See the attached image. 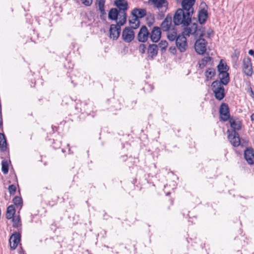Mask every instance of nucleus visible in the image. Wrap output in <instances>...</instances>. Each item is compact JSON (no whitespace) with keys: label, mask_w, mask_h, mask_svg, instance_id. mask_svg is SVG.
<instances>
[{"label":"nucleus","mask_w":254,"mask_h":254,"mask_svg":"<svg viewBox=\"0 0 254 254\" xmlns=\"http://www.w3.org/2000/svg\"><path fill=\"white\" fill-rule=\"evenodd\" d=\"M116 24H111L109 30L110 38L113 40H116L120 36L121 33V27L124 25L127 21L121 19H118Z\"/></svg>","instance_id":"20e7f679"},{"label":"nucleus","mask_w":254,"mask_h":254,"mask_svg":"<svg viewBox=\"0 0 254 254\" xmlns=\"http://www.w3.org/2000/svg\"><path fill=\"white\" fill-rule=\"evenodd\" d=\"M15 213V208L13 205H11L9 206L6 209V218L7 219H11L12 218L14 217V214Z\"/></svg>","instance_id":"393cba45"},{"label":"nucleus","mask_w":254,"mask_h":254,"mask_svg":"<svg viewBox=\"0 0 254 254\" xmlns=\"http://www.w3.org/2000/svg\"><path fill=\"white\" fill-rule=\"evenodd\" d=\"M191 16L192 15L190 14L189 12L179 8L173 16L174 23L175 25H182L184 26H188L191 22Z\"/></svg>","instance_id":"7ed1b4c3"},{"label":"nucleus","mask_w":254,"mask_h":254,"mask_svg":"<svg viewBox=\"0 0 254 254\" xmlns=\"http://www.w3.org/2000/svg\"><path fill=\"white\" fill-rule=\"evenodd\" d=\"M22 254H25L24 252H22Z\"/></svg>","instance_id":"49530a36"},{"label":"nucleus","mask_w":254,"mask_h":254,"mask_svg":"<svg viewBox=\"0 0 254 254\" xmlns=\"http://www.w3.org/2000/svg\"><path fill=\"white\" fill-rule=\"evenodd\" d=\"M114 4L117 7L111 8L108 13V18L117 21L121 19L127 21V11L128 9V3L126 0H116Z\"/></svg>","instance_id":"f03ea898"},{"label":"nucleus","mask_w":254,"mask_h":254,"mask_svg":"<svg viewBox=\"0 0 254 254\" xmlns=\"http://www.w3.org/2000/svg\"><path fill=\"white\" fill-rule=\"evenodd\" d=\"M2 125V116L0 115V128L1 127Z\"/></svg>","instance_id":"ea45409f"},{"label":"nucleus","mask_w":254,"mask_h":254,"mask_svg":"<svg viewBox=\"0 0 254 254\" xmlns=\"http://www.w3.org/2000/svg\"><path fill=\"white\" fill-rule=\"evenodd\" d=\"M12 219V221L13 223L12 226L14 228H18L19 226H21L20 217L19 215L15 216Z\"/></svg>","instance_id":"c756f323"},{"label":"nucleus","mask_w":254,"mask_h":254,"mask_svg":"<svg viewBox=\"0 0 254 254\" xmlns=\"http://www.w3.org/2000/svg\"><path fill=\"white\" fill-rule=\"evenodd\" d=\"M7 149V142L5 135L3 133H0V150L4 151Z\"/></svg>","instance_id":"a878e982"},{"label":"nucleus","mask_w":254,"mask_h":254,"mask_svg":"<svg viewBox=\"0 0 254 254\" xmlns=\"http://www.w3.org/2000/svg\"><path fill=\"white\" fill-rule=\"evenodd\" d=\"M15 192V191H9L10 194H14Z\"/></svg>","instance_id":"37998d69"},{"label":"nucleus","mask_w":254,"mask_h":254,"mask_svg":"<svg viewBox=\"0 0 254 254\" xmlns=\"http://www.w3.org/2000/svg\"><path fill=\"white\" fill-rule=\"evenodd\" d=\"M158 46L156 44H150L147 48L148 57L152 60L158 54Z\"/></svg>","instance_id":"f3484780"},{"label":"nucleus","mask_w":254,"mask_h":254,"mask_svg":"<svg viewBox=\"0 0 254 254\" xmlns=\"http://www.w3.org/2000/svg\"><path fill=\"white\" fill-rule=\"evenodd\" d=\"M21 235L19 232H14L10 237L9 242L10 249L15 250L20 241Z\"/></svg>","instance_id":"9d476101"},{"label":"nucleus","mask_w":254,"mask_h":254,"mask_svg":"<svg viewBox=\"0 0 254 254\" xmlns=\"http://www.w3.org/2000/svg\"><path fill=\"white\" fill-rule=\"evenodd\" d=\"M228 138L233 146L237 147L241 144L240 138L237 131H232L231 133L228 134Z\"/></svg>","instance_id":"9b49d317"},{"label":"nucleus","mask_w":254,"mask_h":254,"mask_svg":"<svg viewBox=\"0 0 254 254\" xmlns=\"http://www.w3.org/2000/svg\"><path fill=\"white\" fill-rule=\"evenodd\" d=\"M213 32L212 30H211V29L209 30L207 32V37L208 38L212 36V35H213Z\"/></svg>","instance_id":"4c0bfd02"},{"label":"nucleus","mask_w":254,"mask_h":254,"mask_svg":"<svg viewBox=\"0 0 254 254\" xmlns=\"http://www.w3.org/2000/svg\"><path fill=\"white\" fill-rule=\"evenodd\" d=\"M168 44L166 40H161L158 44V48H159L162 51H164L166 50L168 47Z\"/></svg>","instance_id":"72a5a7b5"},{"label":"nucleus","mask_w":254,"mask_h":254,"mask_svg":"<svg viewBox=\"0 0 254 254\" xmlns=\"http://www.w3.org/2000/svg\"><path fill=\"white\" fill-rule=\"evenodd\" d=\"M170 192H167V193L166 194V195L168 196V195H170Z\"/></svg>","instance_id":"c03bdc74"},{"label":"nucleus","mask_w":254,"mask_h":254,"mask_svg":"<svg viewBox=\"0 0 254 254\" xmlns=\"http://www.w3.org/2000/svg\"><path fill=\"white\" fill-rule=\"evenodd\" d=\"M169 51L172 54H175L176 52V49L175 47H170L169 48Z\"/></svg>","instance_id":"58836bf2"},{"label":"nucleus","mask_w":254,"mask_h":254,"mask_svg":"<svg viewBox=\"0 0 254 254\" xmlns=\"http://www.w3.org/2000/svg\"><path fill=\"white\" fill-rule=\"evenodd\" d=\"M129 24L131 27V29H135L137 28L140 24L139 19L137 17L132 15V17L129 19Z\"/></svg>","instance_id":"5701e85b"},{"label":"nucleus","mask_w":254,"mask_h":254,"mask_svg":"<svg viewBox=\"0 0 254 254\" xmlns=\"http://www.w3.org/2000/svg\"><path fill=\"white\" fill-rule=\"evenodd\" d=\"M8 189V190H16V187L14 185H11L9 186Z\"/></svg>","instance_id":"e433bc0d"},{"label":"nucleus","mask_w":254,"mask_h":254,"mask_svg":"<svg viewBox=\"0 0 254 254\" xmlns=\"http://www.w3.org/2000/svg\"><path fill=\"white\" fill-rule=\"evenodd\" d=\"M167 31V38L170 41H176L178 36L177 35V29L175 27H173L171 29Z\"/></svg>","instance_id":"412c9836"},{"label":"nucleus","mask_w":254,"mask_h":254,"mask_svg":"<svg viewBox=\"0 0 254 254\" xmlns=\"http://www.w3.org/2000/svg\"><path fill=\"white\" fill-rule=\"evenodd\" d=\"M217 68L218 71L220 73L222 72L227 71L229 67L222 60H221L217 66Z\"/></svg>","instance_id":"c85d7f7f"},{"label":"nucleus","mask_w":254,"mask_h":254,"mask_svg":"<svg viewBox=\"0 0 254 254\" xmlns=\"http://www.w3.org/2000/svg\"><path fill=\"white\" fill-rule=\"evenodd\" d=\"M145 50H146V47H145V45L142 44L139 45V48H138V50H139V52L141 54H144L145 52Z\"/></svg>","instance_id":"c9c22d12"},{"label":"nucleus","mask_w":254,"mask_h":254,"mask_svg":"<svg viewBox=\"0 0 254 254\" xmlns=\"http://www.w3.org/2000/svg\"><path fill=\"white\" fill-rule=\"evenodd\" d=\"M250 94H253L254 95V91H253L251 87L250 88Z\"/></svg>","instance_id":"a19ab883"},{"label":"nucleus","mask_w":254,"mask_h":254,"mask_svg":"<svg viewBox=\"0 0 254 254\" xmlns=\"http://www.w3.org/2000/svg\"><path fill=\"white\" fill-rule=\"evenodd\" d=\"M208 17L207 9L203 8L198 13V20L200 24L204 23Z\"/></svg>","instance_id":"6ab92c4d"},{"label":"nucleus","mask_w":254,"mask_h":254,"mask_svg":"<svg viewBox=\"0 0 254 254\" xmlns=\"http://www.w3.org/2000/svg\"><path fill=\"white\" fill-rule=\"evenodd\" d=\"M244 156L248 164L250 165L254 164V152L253 149H247L244 152Z\"/></svg>","instance_id":"dca6fc26"},{"label":"nucleus","mask_w":254,"mask_h":254,"mask_svg":"<svg viewBox=\"0 0 254 254\" xmlns=\"http://www.w3.org/2000/svg\"><path fill=\"white\" fill-rule=\"evenodd\" d=\"M219 76L220 80L219 81L225 85H227L230 81L229 75L227 71L219 73Z\"/></svg>","instance_id":"4be33fe9"},{"label":"nucleus","mask_w":254,"mask_h":254,"mask_svg":"<svg viewBox=\"0 0 254 254\" xmlns=\"http://www.w3.org/2000/svg\"><path fill=\"white\" fill-rule=\"evenodd\" d=\"M220 114L221 119L224 121H227L230 117L229 107L227 104L223 103L220 107Z\"/></svg>","instance_id":"4468645a"},{"label":"nucleus","mask_w":254,"mask_h":254,"mask_svg":"<svg viewBox=\"0 0 254 254\" xmlns=\"http://www.w3.org/2000/svg\"><path fill=\"white\" fill-rule=\"evenodd\" d=\"M195 0H182L181 5L182 9L186 12H189V13L192 15L194 12L193 6L194 4Z\"/></svg>","instance_id":"1a4fd4ad"},{"label":"nucleus","mask_w":254,"mask_h":254,"mask_svg":"<svg viewBox=\"0 0 254 254\" xmlns=\"http://www.w3.org/2000/svg\"><path fill=\"white\" fill-rule=\"evenodd\" d=\"M229 123L231 127L233 129V131L239 130L241 128V123L239 121H236L233 119H230Z\"/></svg>","instance_id":"b1692460"},{"label":"nucleus","mask_w":254,"mask_h":254,"mask_svg":"<svg viewBox=\"0 0 254 254\" xmlns=\"http://www.w3.org/2000/svg\"><path fill=\"white\" fill-rule=\"evenodd\" d=\"M13 202L15 205L17 207L19 206L20 209H21L22 205V199L21 197L18 196H15L13 199Z\"/></svg>","instance_id":"473e14b6"},{"label":"nucleus","mask_w":254,"mask_h":254,"mask_svg":"<svg viewBox=\"0 0 254 254\" xmlns=\"http://www.w3.org/2000/svg\"><path fill=\"white\" fill-rule=\"evenodd\" d=\"M105 0H99L98 1V5L99 8V10L100 11L101 15H104L106 14L105 10Z\"/></svg>","instance_id":"7c9ffc66"},{"label":"nucleus","mask_w":254,"mask_h":254,"mask_svg":"<svg viewBox=\"0 0 254 254\" xmlns=\"http://www.w3.org/2000/svg\"><path fill=\"white\" fill-rule=\"evenodd\" d=\"M201 37H200L199 39L196 40L194 44V48L196 53L202 55L206 52L207 42L204 39L201 38ZM197 38H199V37Z\"/></svg>","instance_id":"423d86ee"},{"label":"nucleus","mask_w":254,"mask_h":254,"mask_svg":"<svg viewBox=\"0 0 254 254\" xmlns=\"http://www.w3.org/2000/svg\"><path fill=\"white\" fill-rule=\"evenodd\" d=\"M161 30L158 27H154L150 34V38L153 42H158L161 38Z\"/></svg>","instance_id":"2eb2a0df"},{"label":"nucleus","mask_w":254,"mask_h":254,"mask_svg":"<svg viewBox=\"0 0 254 254\" xmlns=\"http://www.w3.org/2000/svg\"><path fill=\"white\" fill-rule=\"evenodd\" d=\"M242 69L247 75L252 76L253 74L252 64L249 57L244 58L242 62Z\"/></svg>","instance_id":"6e6552de"},{"label":"nucleus","mask_w":254,"mask_h":254,"mask_svg":"<svg viewBox=\"0 0 254 254\" xmlns=\"http://www.w3.org/2000/svg\"><path fill=\"white\" fill-rule=\"evenodd\" d=\"M149 34L147 27L145 26H142L137 34L138 40L140 42H145L148 38Z\"/></svg>","instance_id":"f8f14e48"},{"label":"nucleus","mask_w":254,"mask_h":254,"mask_svg":"<svg viewBox=\"0 0 254 254\" xmlns=\"http://www.w3.org/2000/svg\"><path fill=\"white\" fill-rule=\"evenodd\" d=\"M251 96L252 97H253V98H254V95H253V94H250Z\"/></svg>","instance_id":"a18cd8bd"},{"label":"nucleus","mask_w":254,"mask_h":254,"mask_svg":"<svg viewBox=\"0 0 254 254\" xmlns=\"http://www.w3.org/2000/svg\"><path fill=\"white\" fill-rule=\"evenodd\" d=\"M251 118L252 121H254V113L252 114Z\"/></svg>","instance_id":"79ce46f5"},{"label":"nucleus","mask_w":254,"mask_h":254,"mask_svg":"<svg viewBox=\"0 0 254 254\" xmlns=\"http://www.w3.org/2000/svg\"><path fill=\"white\" fill-rule=\"evenodd\" d=\"M146 11L143 8H134L131 11V14L137 18L143 17L146 15Z\"/></svg>","instance_id":"aec40b11"},{"label":"nucleus","mask_w":254,"mask_h":254,"mask_svg":"<svg viewBox=\"0 0 254 254\" xmlns=\"http://www.w3.org/2000/svg\"><path fill=\"white\" fill-rule=\"evenodd\" d=\"M212 58L210 57H205L199 61L198 64L200 68L204 67L208 64L210 63Z\"/></svg>","instance_id":"cd10ccee"},{"label":"nucleus","mask_w":254,"mask_h":254,"mask_svg":"<svg viewBox=\"0 0 254 254\" xmlns=\"http://www.w3.org/2000/svg\"><path fill=\"white\" fill-rule=\"evenodd\" d=\"M172 18L171 16L167 15L162 22L161 27L163 31H167L171 29Z\"/></svg>","instance_id":"a211bd4d"},{"label":"nucleus","mask_w":254,"mask_h":254,"mask_svg":"<svg viewBox=\"0 0 254 254\" xmlns=\"http://www.w3.org/2000/svg\"><path fill=\"white\" fill-rule=\"evenodd\" d=\"M134 32L129 27L125 28L122 32V38L123 40L126 43H130L134 38Z\"/></svg>","instance_id":"0eeeda50"},{"label":"nucleus","mask_w":254,"mask_h":254,"mask_svg":"<svg viewBox=\"0 0 254 254\" xmlns=\"http://www.w3.org/2000/svg\"><path fill=\"white\" fill-rule=\"evenodd\" d=\"M9 163L6 160H2L1 162V171L4 174H6L8 172Z\"/></svg>","instance_id":"2f4dec72"},{"label":"nucleus","mask_w":254,"mask_h":254,"mask_svg":"<svg viewBox=\"0 0 254 254\" xmlns=\"http://www.w3.org/2000/svg\"><path fill=\"white\" fill-rule=\"evenodd\" d=\"M215 75V70L213 68H209L205 72L206 80L209 81L213 79Z\"/></svg>","instance_id":"bb28decb"},{"label":"nucleus","mask_w":254,"mask_h":254,"mask_svg":"<svg viewBox=\"0 0 254 254\" xmlns=\"http://www.w3.org/2000/svg\"><path fill=\"white\" fill-rule=\"evenodd\" d=\"M81 3L86 6H89L92 3V0H80Z\"/></svg>","instance_id":"f704fd0d"},{"label":"nucleus","mask_w":254,"mask_h":254,"mask_svg":"<svg viewBox=\"0 0 254 254\" xmlns=\"http://www.w3.org/2000/svg\"><path fill=\"white\" fill-rule=\"evenodd\" d=\"M205 32V29L202 26L193 23L189 26L185 28L183 34L178 35L176 41L177 48L181 52H184L188 48L187 39L185 35L190 36V35L193 36L196 39L197 37H202Z\"/></svg>","instance_id":"f257e3e1"},{"label":"nucleus","mask_w":254,"mask_h":254,"mask_svg":"<svg viewBox=\"0 0 254 254\" xmlns=\"http://www.w3.org/2000/svg\"><path fill=\"white\" fill-rule=\"evenodd\" d=\"M223 84L218 80H215L212 83L211 89L216 99L220 101L225 97V89Z\"/></svg>","instance_id":"39448f33"},{"label":"nucleus","mask_w":254,"mask_h":254,"mask_svg":"<svg viewBox=\"0 0 254 254\" xmlns=\"http://www.w3.org/2000/svg\"><path fill=\"white\" fill-rule=\"evenodd\" d=\"M149 2L153 4L161 11H166L167 9L168 2L166 0H149Z\"/></svg>","instance_id":"ddd939ff"}]
</instances>
